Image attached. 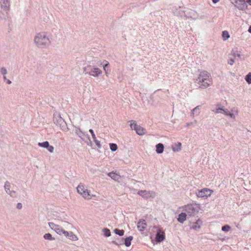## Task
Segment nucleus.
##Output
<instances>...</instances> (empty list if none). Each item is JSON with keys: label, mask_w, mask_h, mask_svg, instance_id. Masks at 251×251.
<instances>
[{"label": "nucleus", "mask_w": 251, "mask_h": 251, "mask_svg": "<svg viewBox=\"0 0 251 251\" xmlns=\"http://www.w3.org/2000/svg\"><path fill=\"white\" fill-rule=\"evenodd\" d=\"M8 194L9 195H10V196L13 198H15L17 196V193H16V192L15 191H9V192H8Z\"/></svg>", "instance_id": "39"}, {"label": "nucleus", "mask_w": 251, "mask_h": 251, "mask_svg": "<svg viewBox=\"0 0 251 251\" xmlns=\"http://www.w3.org/2000/svg\"><path fill=\"white\" fill-rule=\"evenodd\" d=\"M0 73L3 75V78H6L5 75L7 74V70L4 67H2L0 69Z\"/></svg>", "instance_id": "37"}, {"label": "nucleus", "mask_w": 251, "mask_h": 251, "mask_svg": "<svg viewBox=\"0 0 251 251\" xmlns=\"http://www.w3.org/2000/svg\"><path fill=\"white\" fill-rule=\"evenodd\" d=\"M81 196L84 198H87V197L90 196V191H89L88 189H85L84 191H82Z\"/></svg>", "instance_id": "34"}, {"label": "nucleus", "mask_w": 251, "mask_h": 251, "mask_svg": "<svg viewBox=\"0 0 251 251\" xmlns=\"http://www.w3.org/2000/svg\"><path fill=\"white\" fill-rule=\"evenodd\" d=\"M16 207L18 209H21L22 208V204L20 202L18 203Z\"/></svg>", "instance_id": "42"}, {"label": "nucleus", "mask_w": 251, "mask_h": 251, "mask_svg": "<svg viewBox=\"0 0 251 251\" xmlns=\"http://www.w3.org/2000/svg\"><path fill=\"white\" fill-rule=\"evenodd\" d=\"M231 3L240 10L246 9L248 6L245 0H230Z\"/></svg>", "instance_id": "9"}, {"label": "nucleus", "mask_w": 251, "mask_h": 251, "mask_svg": "<svg viewBox=\"0 0 251 251\" xmlns=\"http://www.w3.org/2000/svg\"><path fill=\"white\" fill-rule=\"evenodd\" d=\"M248 31L251 33V25H250V26L249 27V28L248 29Z\"/></svg>", "instance_id": "51"}, {"label": "nucleus", "mask_w": 251, "mask_h": 251, "mask_svg": "<svg viewBox=\"0 0 251 251\" xmlns=\"http://www.w3.org/2000/svg\"><path fill=\"white\" fill-rule=\"evenodd\" d=\"M62 234H63L65 237L72 241H76L78 239L76 235L72 231H67L64 229Z\"/></svg>", "instance_id": "14"}, {"label": "nucleus", "mask_w": 251, "mask_h": 251, "mask_svg": "<svg viewBox=\"0 0 251 251\" xmlns=\"http://www.w3.org/2000/svg\"><path fill=\"white\" fill-rule=\"evenodd\" d=\"M228 114V116H229L230 118H235V116H234L233 113L230 112Z\"/></svg>", "instance_id": "45"}, {"label": "nucleus", "mask_w": 251, "mask_h": 251, "mask_svg": "<svg viewBox=\"0 0 251 251\" xmlns=\"http://www.w3.org/2000/svg\"><path fill=\"white\" fill-rule=\"evenodd\" d=\"M2 4L4 5H6L8 7L9 6L8 0H3V3Z\"/></svg>", "instance_id": "43"}, {"label": "nucleus", "mask_w": 251, "mask_h": 251, "mask_svg": "<svg viewBox=\"0 0 251 251\" xmlns=\"http://www.w3.org/2000/svg\"><path fill=\"white\" fill-rule=\"evenodd\" d=\"M137 194L144 199H148L150 197L155 196V192L152 191L139 190Z\"/></svg>", "instance_id": "11"}, {"label": "nucleus", "mask_w": 251, "mask_h": 251, "mask_svg": "<svg viewBox=\"0 0 251 251\" xmlns=\"http://www.w3.org/2000/svg\"><path fill=\"white\" fill-rule=\"evenodd\" d=\"M177 218V221L181 224H183L184 222L186 220L187 218V215L186 213L184 212H181L180 214H179Z\"/></svg>", "instance_id": "18"}, {"label": "nucleus", "mask_w": 251, "mask_h": 251, "mask_svg": "<svg viewBox=\"0 0 251 251\" xmlns=\"http://www.w3.org/2000/svg\"><path fill=\"white\" fill-rule=\"evenodd\" d=\"M49 225L50 228L55 231L58 234L61 235L64 230L59 225H56L53 222H49Z\"/></svg>", "instance_id": "13"}, {"label": "nucleus", "mask_w": 251, "mask_h": 251, "mask_svg": "<svg viewBox=\"0 0 251 251\" xmlns=\"http://www.w3.org/2000/svg\"><path fill=\"white\" fill-rule=\"evenodd\" d=\"M147 225V223L146 221L144 219H141L140 221L138 222L137 224V228L139 230L141 231H143L145 229V226Z\"/></svg>", "instance_id": "15"}, {"label": "nucleus", "mask_w": 251, "mask_h": 251, "mask_svg": "<svg viewBox=\"0 0 251 251\" xmlns=\"http://www.w3.org/2000/svg\"><path fill=\"white\" fill-rule=\"evenodd\" d=\"M220 0H212V1L214 3H217Z\"/></svg>", "instance_id": "49"}, {"label": "nucleus", "mask_w": 251, "mask_h": 251, "mask_svg": "<svg viewBox=\"0 0 251 251\" xmlns=\"http://www.w3.org/2000/svg\"><path fill=\"white\" fill-rule=\"evenodd\" d=\"M224 109L223 107H219L217 108L215 110H213V111L217 113H223Z\"/></svg>", "instance_id": "38"}, {"label": "nucleus", "mask_w": 251, "mask_h": 251, "mask_svg": "<svg viewBox=\"0 0 251 251\" xmlns=\"http://www.w3.org/2000/svg\"><path fill=\"white\" fill-rule=\"evenodd\" d=\"M44 238L46 240H54L55 238L53 237L51 234L50 233H47L44 234Z\"/></svg>", "instance_id": "29"}, {"label": "nucleus", "mask_w": 251, "mask_h": 251, "mask_svg": "<svg viewBox=\"0 0 251 251\" xmlns=\"http://www.w3.org/2000/svg\"><path fill=\"white\" fill-rule=\"evenodd\" d=\"M112 243L115 245L120 246L124 245V238L117 237L115 240L112 241Z\"/></svg>", "instance_id": "22"}, {"label": "nucleus", "mask_w": 251, "mask_h": 251, "mask_svg": "<svg viewBox=\"0 0 251 251\" xmlns=\"http://www.w3.org/2000/svg\"><path fill=\"white\" fill-rule=\"evenodd\" d=\"M247 2L251 5V0H247Z\"/></svg>", "instance_id": "50"}, {"label": "nucleus", "mask_w": 251, "mask_h": 251, "mask_svg": "<svg viewBox=\"0 0 251 251\" xmlns=\"http://www.w3.org/2000/svg\"><path fill=\"white\" fill-rule=\"evenodd\" d=\"M133 237L132 236H129L126 238H124V245L126 247H128L131 245V242L133 240Z\"/></svg>", "instance_id": "21"}, {"label": "nucleus", "mask_w": 251, "mask_h": 251, "mask_svg": "<svg viewBox=\"0 0 251 251\" xmlns=\"http://www.w3.org/2000/svg\"><path fill=\"white\" fill-rule=\"evenodd\" d=\"M114 233L120 236H123L125 233V231L123 229H120L119 228H115L114 230Z\"/></svg>", "instance_id": "25"}, {"label": "nucleus", "mask_w": 251, "mask_h": 251, "mask_svg": "<svg viewBox=\"0 0 251 251\" xmlns=\"http://www.w3.org/2000/svg\"><path fill=\"white\" fill-rule=\"evenodd\" d=\"M247 81V82L249 84H251V79H245Z\"/></svg>", "instance_id": "47"}, {"label": "nucleus", "mask_w": 251, "mask_h": 251, "mask_svg": "<svg viewBox=\"0 0 251 251\" xmlns=\"http://www.w3.org/2000/svg\"><path fill=\"white\" fill-rule=\"evenodd\" d=\"M234 62V60L233 59H230L228 62V64H229V65H233V63Z\"/></svg>", "instance_id": "44"}, {"label": "nucleus", "mask_w": 251, "mask_h": 251, "mask_svg": "<svg viewBox=\"0 0 251 251\" xmlns=\"http://www.w3.org/2000/svg\"><path fill=\"white\" fill-rule=\"evenodd\" d=\"M109 147H110V150L112 151H116L118 149L117 145L116 144H114V143H110L109 144Z\"/></svg>", "instance_id": "32"}, {"label": "nucleus", "mask_w": 251, "mask_h": 251, "mask_svg": "<svg viewBox=\"0 0 251 251\" xmlns=\"http://www.w3.org/2000/svg\"><path fill=\"white\" fill-rule=\"evenodd\" d=\"M181 144L180 142H177L175 144V147H173V150L174 151H179L181 150Z\"/></svg>", "instance_id": "26"}, {"label": "nucleus", "mask_w": 251, "mask_h": 251, "mask_svg": "<svg viewBox=\"0 0 251 251\" xmlns=\"http://www.w3.org/2000/svg\"><path fill=\"white\" fill-rule=\"evenodd\" d=\"M53 120L54 123L60 127L63 130L68 129L67 125L64 120L61 117L60 115L53 114Z\"/></svg>", "instance_id": "5"}, {"label": "nucleus", "mask_w": 251, "mask_h": 251, "mask_svg": "<svg viewBox=\"0 0 251 251\" xmlns=\"http://www.w3.org/2000/svg\"><path fill=\"white\" fill-rule=\"evenodd\" d=\"M202 224V221L200 219H198L196 222L193 223V225L191 227V228L194 229L196 230H199L201 225Z\"/></svg>", "instance_id": "16"}, {"label": "nucleus", "mask_w": 251, "mask_h": 251, "mask_svg": "<svg viewBox=\"0 0 251 251\" xmlns=\"http://www.w3.org/2000/svg\"><path fill=\"white\" fill-rule=\"evenodd\" d=\"M34 43L39 48H45L50 43L49 38L45 32L37 33L34 38Z\"/></svg>", "instance_id": "1"}, {"label": "nucleus", "mask_w": 251, "mask_h": 251, "mask_svg": "<svg viewBox=\"0 0 251 251\" xmlns=\"http://www.w3.org/2000/svg\"><path fill=\"white\" fill-rule=\"evenodd\" d=\"M130 123L129 126L132 130H134L136 133L139 135H143L146 134V130L145 128L141 127L140 126L138 125L137 123L134 120L129 121Z\"/></svg>", "instance_id": "6"}, {"label": "nucleus", "mask_w": 251, "mask_h": 251, "mask_svg": "<svg viewBox=\"0 0 251 251\" xmlns=\"http://www.w3.org/2000/svg\"><path fill=\"white\" fill-rule=\"evenodd\" d=\"M91 198V197H88V198H87V199L89 200V199H90Z\"/></svg>", "instance_id": "54"}, {"label": "nucleus", "mask_w": 251, "mask_h": 251, "mask_svg": "<svg viewBox=\"0 0 251 251\" xmlns=\"http://www.w3.org/2000/svg\"><path fill=\"white\" fill-rule=\"evenodd\" d=\"M199 87L201 89L206 88L212 84V79H196Z\"/></svg>", "instance_id": "10"}, {"label": "nucleus", "mask_w": 251, "mask_h": 251, "mask_svg": "<svg viewBox=\"0 0 251 251\" xmlns=\"http://www.w3.org/2000/svg\"><path fill=\"white\" fill-rule=\"evenodd\" d=\"M156 152L158 154H161L163 153L164 149V147L163 144L158 143L156 146Z\"/></svg>", "instance_id": "20"}, {"label": "nucleus", "mask_w": 251, "mask_h": 251, "mask_svg": "<svg viewBox=\"0 0 251 251\" xmlns=\"http://www.w3.org/2000/svg\"><path fill=\"white\" fill-rule=\"evenodd\" d=\"M6 83L10 84L11 83V81L10 79H6Z\"/></svg>", "instance_id": "48"}, {"label": "nucleus", "mask_w": 251, "mask_h": 251, "mask_svg": "<svg viewBox=\"0 0 251 251\" xmlns=\"http://www.w3.org/2000/svg\"><path fill=\"white\" fill-rule=\"evenodd\" d=\"M84 73L85 74H88L94 77H97L102 72L99 68L91 65H88L84 68Z\"/></svg>", "instance_id": "3"}, {"label": "nucleus", "mask_w": 251, "mask_h": 251, "mask_svg": "<svg viewBox=\"0 0 251 251\" xmlns=\"http://www.w3.org/2000/svg\"><path fill=\"white\" fill-rule=\"evenodd\" d=\"M199 75L201 78H205V77H209L211 76L210 74L206 71L200 72Z\"/></svg>", "instance_id": "23"}, {"label": "nucleus", "mask_w": 251, "mask_h": 251, "mask_svg": "<svg viewBox=\"0 0 251 251\" xmlns=\"http://www.w3.org/2000/svg\"><path fill=\"white\" fill-rule=\"evenodd\" d=\"M49 145H50V144L48 141H45L43 142H39L38 144V145L39 147L44 148H46V149L48 148V147H49Z\"/></svg>", "instance_id": "27"}, {"label": "nucleus", "mask_w": 251, "mask_h": 251, "mask_svg": "<svg viewBox=\"0 0 251 251\" xmlns=\"http://www.w3.org/2000/svg\"><path fill=\"white\" fill-rule=\"evenodd\" d=\"M85 188L83 186L81 185H78L77 187V192L80 194L81 195L82 194V191H85Z\"/></svg>", "instance_id": "35"}, {"label": "nucleus", "mask_w": 251, "mask_h": 251, "mask_svg": "<svg viewBox=\"0 0 251 251\" xmlns=\"http://www.w3.org/2000/svg\"><path fill=\"white\" fill-rule=\"evenodd\" d=\"M89 132L91 134L92 138L93 139V140L95 142L96 145L97 146V147L99 148H101V145L100 144V142L97 139L96 135L94 133V130L92 129H90Z\"/></svg>", "instance_id": "17"}, {"label": "nucleus", "mask_w": 251, "mask_h": 251, "mask_svg": "<svg viewBox=\"0 0 251 251\" xmlns=\"http://www.w3.org/2000/svg\"><path fill=\"white\" fill-rule=\"evenodd\" d=\"M102 232L104 236L108 237L111 236L110 230L107 228H104L102 229Z\"/></svg>", "instance_id": "28"}, {"label": "nucleus", "mask_w": 251, "mask_h": 251, "mask_svg": "<svg viewBox=\"0 0 251 251\" xmlns=\"http://www.w3.org/2000/svg\"><path fill=\"white\" fill-rule=\"evenodd\" d=\"M233 55H234V56H235V57L236 56V53H233Z\"/></svg>", "instance_id": "53"}, {"label": "nucleus", "mask_w": 251, "mask_h": 251, "mask_svg": "<svg viewBox=\"0 0 251 251\" xmlns=\"http://www.w3.org/2000/svg\"><path fill=\"white\" fill-rule=\"evenodd\" d=\"M105 62V63L103 64V70H104L105 72V74L107 75L108 73V67L109 65V63L106 61V60H104V61Z\"/></svg>", "instance_id": "31"}, {"label": "nucleus", "mask_w": 251, "mask_h": 251, "mask_svg": "<svg viewBox=\"0 0 251 251\" xmlns=\"http://www.w3.org/2000/svg\"><path fill=\"white\" fill-rule=\"evenodd\" d=\"M231 229V226L228 225H226L222 227V230L225 232H228Z\"/></svg>", "instance_id": "33"}, {"label": "nucleus", "mask_w": 251, "mask_h": 251, "mask_svg": "<svg viewBox=\"0 0 251 251\" xmlns=\"http://www.w3.org/2000/svg\"><path fill=\"white\" fill-rule=\"evenodd\" d=\"M223 113H224L226 115L228 116V114H229V113H230V112H229L227 109H224Z\"/></svg>", "instance_id": "41"}, {"label": "nucleus", "mask_w": 251, "mask_h": 251, "mask_svg": "<svg viewBox=\"0 0 251 251\" xmlns=\"http://www.w3.org/2000/svg\"><path fill=\"white\" fill-rule=\"evenodd\" d=\"M154 228H157L155 235V241L158 243H160L165 239V233L162 227H158L154 226Z\"/></svg>", "instance_id": "7"}, {"label": "nucleus", "mask_w": 251, "mask_h": 251, "mask_svg": "<svg viewBox=\"0 0 251 251\" xmlns=\"http://www.w3.org/2000/svg\"><path fill=\"white\" fill-rule=\"evenodd\" d=\"M201 105H198L196 106L195 108H194L192 111V114L194 115L196 114V115H198L200 113V110H201Z\"/></svg>", "instance_id": "24"}, {"label": "nucleus", "mask_w": 251, "mask_h": 251, "mask_svg": "<svg viewBox=\"0 0 251 251\" xmlns=\"http://www.w3.org/2000/svg\"><path fill=\"white\" fill-rule=\"evenodd\" d=\"M212 192H213V190L207 188H205L200 190H198V192L196 193V195L198 197L207 198L208 196H210Z\"/></svg>", "instance_id": "8"}, {"label": "nucleus", "mask_w": 251, "mask_h": 251, "mask_svg": "<svg viewBox=\"0 0 251 251\" xmlns=\"http://www.w3.org/2000/svg\"><path fill=\"white\" fill-rule=\"evenodd\" d=\"M200 210V205L196 203L188 204L185 205L184 210H185L189 216H194L197 214Z\"/></svg>", "instance_id": "2"}, {"label": "nucleus", "mask_w": 251, "mask_h": 251, "mask_svg": "<svg viewBox=\"0 0 251 251\" xmlns=\"http://www.w3.org/2000/svg\"><path fill=\"white\" fill-rule=\"evenodd\" d=\"M10 187H11V186H10V182L8 181H6L5 182V184H4V189L7 193H8V192H9V191H10Z\"/></svg>", "instance_id": "30"}, {"label": "nucleus", "mask_w": 251, "mask_h": 251, "mask_svg": "<svg viewBox=\"0 0 251 251\" xmlns=\"http://www.w3.org/2000/svg\"><path fill=\"white\" fill-rule=\"evenodd\" d=\"M222 36L224 40H226L230 37L228 32L227 31H223Z\"/></svg>", "instance_id": "36"}, {"label": "nucleus", "mask_w": 251, "mask_h": 251, "mask_svg": "<svg viewBox=\"0 0 251 251\" xmlns=\"http://www.w3.org/2000/svg\"><path fill=\"white\" fill-rule=\"evenodd\" d=\"M75 133L88 145H92V142L89 135L85 132H83L80 128L75 127Z\"/></svg>", "instance_id": "4"}, {"label": "nucleus", "mask_w": 251, "mask_h": 251, "mask_svg": "<svg viewBox=\"0 0 251 251\" xmlns=\"http://www.w3.org/2000/svg\"><path fill=\"white\" fill-rule=\"evenodd\" d=\"M9 10V7L6 5H4L1 4V10L0 11V18L3 20H6L8 17V11Z\"/></svg>", "instance_id": "12"}, {"label": "nucleus", "mask_w": 251, "mask_h": 251, "mask_svg": "<svg viewBox=\"0 0 251 251\" xmlns=\"http://www.w3.org/2000/svg\"><path fill=\"white\" fill-rule=\"evenodd\" d=\"M107 175L110 176L112 179L119 181L121 178L120 175L115 173L114 172H111L108 173Z\"/></svg>", "instance_id": "19"}, {"label": "nucleus", "mask_w": 251, "mask_h": 251, "mask_svg": "<svg viewBox=\"0 0 251 251\" xmlns=\"http://www.w3.org/2000/svg\"><path fill=\"white\" fill-rule=\"evenodd\" d=\"M49 152L50 153H52L54 151V147L52 146H51L50 145H49V147L48 148H46Z\"/></svg>", "instance_id": "40"}, {"label": "nucleus", "mask_w": 251, "mask_h": 251, "mask_svg": "<svg viewBox=\"0 0 251 251\" xmlns=\"http://www.w3.org/2000/svg\"><path fill=\"white\" fill-rule=\"evenodd\" d=\"M245 78H251V73H249L245 77Z\"/></svg>", "instance_id": "46"}, {"label": "nucleus", "mask_w": 251, "mask_h": 251, "mask_svg": "<svg viewBox=\"0 0 251 251\" xmlns=\"http://www.w3.org/2000/svg\"><path fill=\"white\" fill-rule=\"evenodd\" d=\"M237 56L238 57H241V55L240 54H237Z\"/></svg>", "instance_id": "52"}]
</instances>
